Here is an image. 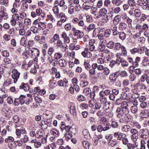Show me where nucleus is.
<instances>
[{
  "instance_id": "37",
  "label": "nucleus",
  "mask_w": 149,
  "mask_h": 149,
  "mask_svg": "<svg viewBox=\"0 0 149 149\" xmlns=\"http://www.w3.org/2000/svg\"><path fill=\"white\" fill-rule=\"evenodd\" d=\"M115 45L114 42L112 40H110L107 43V47L110 49H112Z\"/></svg>"
},
{
  "instance_id": "39",
  "label": "nucleus",
  "mask_w": 149,
  "mask_h": 149,
  "mask_svg": "<svg viewBox=\"0 0 149 149\" xmlns=\"http://www.w3.org/2000/svg\"><path fill=\"white\" fill-rule=\"evenodd\" d=\"M134 15L137 17H139L141 15V11L139 9H135L134 10Z\"/></svg>"
},
{
  "instance_id": "60",
  "label": "nucleus",
  "mask_w": 149,
  "mask_h": 149,
  "mask_svg": "<svg viewBox=\"0 0 149 149\" xmlns=\"http://www.w3.org/2000/svg\"><path fill=\"white\" fill-rule=\"evenodd\" d=\"M130 127L129 125H126L124 126L123 128L125 132H128L130 131Z\"/></svg>"
},
{
  "instance_id": "2",
  "label": "nucleus",
  "mask_w": 149,
  "mask_h": 149,
  "mask_svg": "<svg viewBox=\"0 0 149 149\" xmlns=\"http://www.w3.org/2000/svg\"><path fill=\"white\" fill-rule=\"evenodd\" d=\"M141 137L143 139H146L149 137V131L146 129H141L140 130Z\"/></svg>"
},
{
  "instance_id": "22",
  "label": "nucleus",
  "mask_w": 149,
  "mask_h": 149,
  "mask_svg": "<svg viewBox=\"0 0 149 149\" xmlns=\"http://www.w3.org/2000/svg\"><path fill=\"white\" fill-rule=\"evenodd\" d=\"M92 6L93 4L90 3H88V2H84L82 5V7L84 9L87 10L92 7Z\"/></svg>"
},
{
  "instance_id": "4",
  "label": "nucleus",
  "mask_w": 149,
  "mask_h": 149,
  "mask_svg": "<svg viewBox=\"0 0 149 149\" xmlns=\"http://www.w3.org/2000/svg\"><path fill=\"white\" fill-rule=\"evenodd\" d=\"M19 15L18 14H15L13 15L12 19L10 21L11 25L13 26H15L17 24V21H18Z\"/></svg>"
},
{
  "instance_id": "45",
  "label": "nucleus",
  "mask_w": 149,
  "mask_h": 149,
  "mask_svg": "<svg viewBox=\"0 0 149 149\" xmlns=\"http://www.w3.org/2000/svg\"><path fill=\"white\" fill-rule=\"evenodd\" d=\"M52 10L56 17V15L59 13V10L58 7L57 6H55L53 8Z\"/></svg>"
},
{
  "instance_id": "41",
  "label": "nucleus",
  "mask_w": 149,
  "mask_h": 149,
  "mask_svg": "<svg viewBox=\"0 0 149 149\" xmlns=\"http://www.w3.org/2000/svg\"><path fill=\"white\" fill-rule=\"evenodd\" d=\"M100 32V29H95L93 32V35L94 37H97L98 36Z\"/></svg>"
},
{
  "instance_id": "23",
  "label": "nucleus",
  "mask_w": 149,
  "mask_h": 149,
  "mask_svg": "<svg viewBox=\"0 0 149 149\" xmlns=\"http://www.w3.org/2000/svg\"><path fill=\"white\" fill-rule=\"evenodd\" d=\"M149 115V110L147 109L142 110L140 114L141 116L143 118H146Z\"/></svg>"
},
{
  "instance_id": "31",
  "label": "nucleus",
  "mask_w": 149,
  "mask_h": 149,
  "mask_svg": "<svg viewBox=\"0 0 149 149\" xmlns=\"http://www.w3.org/2000/svg\"><path fill=\"white\" fill-rule=\"evenodd\" d=\"M137 105L136 104V105L133 106L131 108V112L133 113H138V109L137 107L136 106Z\"/></svg>"
},
{
  "instance_id": "52",
  "label": "nucleus",
  "mask_w": 149,
  "mask_h": 149,
  "mask_svg": "<svg viewBox=\"0 0 149 149\" xmlns=\"http://www.w3.org/2000/svg\"><path fill=\"white\" fill-rule=\"evenodd\" d=\"M146 84V83H144L143 82H141L140 81L139 85L140 88L143 89H146L147 88Z\"/></svg>"
},
{
  "instance_id": "21",
  "label": "nucleus",
  "mask_w": 149,
  "mask_h": 149,
  "mask_svg": "<svg viewBox=\"0 0 149 149\" xmlns=\"http://www.w3.org/2000/svg\"><path fill=\"white\" fill-rule=\"evenodd\" d=\"M141 61V58L139 57H136L135 60L133 61L132 67L134 68H136L139 66V63Z\"/></svg>"
},
{
  "instance_id": "48",
  "label": "nucleus",
  "mask_w": 149,
  "mask_h": 149,
  "mask_svg": "<svg viewBox=\"0 0 149 149\" xmlns=\"http://www.w3.org/2000/svg\"><path fill=\"white\" fill-rule=\"evenodd\" d=\"M74 6L71 5H69L68 13L70 14H72L74 13Z\"/></svg>"
},
{
  "instance_id": "11",
  "label": "nucleus",
  "mask_w": 149,
  "mask_h": 149,
  "mask_svg": "<svg viewBox=\"0 0 149 149\" xmlns=\"http://www.w3.org/2000/svg\"><path fill=\"white\" fill-rule=\"evenodd\" d=\"M61 36L62 38L64 39V42L66 44H68L70 42V39L69 37L67 36V33L65 32H63Z\"/></svg>"
},
{
  "instance_id": "20",
  "label": "nucleus",
  "mask_w": 149,
  "mask_h": 149,
  "mask_svg": "<svg viewBox=\"0 0 149 149\" xmlns=\"http://www.w3.org/2000/svg\"><path fill=\"white\" fill-rule=\"evenodd\" d=\"M117 77L116 76V74H114V75L110 74L109 77V79L110 81V83L112 84H113L115 82Z\"/></svg>"
},
{
  "instance_id": "56",
  "label": "nucleus",
  "mask_w": 149,
  "mask_h": 149,
  "mask_svg": "<svg viewBox=\"0 0 149 149\" xmlns=\"http://www.w3.org/2000/svg\"><path fill=\"white\" fill-rule=\"evenodd\" d=\"M120 105L121 108H123L125 107H127L128 106V104L127 102L124 101H123Z\"/></svg>"
},
{
  "instance_id": "40",
  "label": "nucleus",
  "mask_w": 149,
  "mask_h": 149,
  "mask_svg": "<svg viewBox=\"0 0 149 149\" xmlns=\"http://www.w3.org/2000/svg\"><path fill=\"white\" fill-rule=\"evenodd\" d=\"M82 134L86 138L88 139V136H90V134L88 130L85 129L83 130Z\"/></svg>"
},
{
  "instance_id": "5",
  "label": "nucleus",
  "mask_w": 149,
  "mask_h": 149,
  "mask_svg": "<svg viewBox=\"0 0 149 149\" xmlns=\"http://www.w3.org/2000/svg\"><path fill=\"white\" fill-rule=\"evenodd\" d=\"M16 130V134L18 137H20L21 134H23L25 133V129L23 127H18Z\"/></svg>"
},
{
  "instance_id": "47",
  "label": "nucleus",
  "mask_w": 149,
  "mask_h": 149,
  "mask_svg": "<svg viewBox=\"0 0 149 149\" xmlns=\"http://www.w3.org/2000/svg\"><path fill=\"white\" fill-rule=\"evenodd\" d=\"M88 82L87 81H81L80 85L82 87H84L87 86L88 84Z\"/></svg>"
},
{
  "instance_id": "49",
  "label": "nucleus",
  "mask_w": 149,
  "mask_h": 149,
  "mask_svg": "<svg viewBox=\"0 0 149 149\" xmlns=\"http://www.w3.org/2000/svg\"><path fill=\"white\" fill-rule=\"evenodd\" d=\"M113 12L116 14H118L119 12L121 11V9L120 7H117L115 8H113V9H111Z\"/></svg>"
},
{
  "instance_id": "35",
  "label": "nucleus",
  "mask_w": 149,
  "mask_h": 149,
  "mask_svg": "<svg viewBox=\"0 0 149 149\" xmlns=\"http://www.w3.org/2000/svg\"><path fill=\"white\" fill-rule=\"evenodd\" d=\"M124 47L122 46L120 43H116L115 44L114 48L117 50H119L120 49L122 50Z\"/></svg>"
},
{
  "instance_id": "53",
  "label": "nucleus",
  "mask_w": 149,
  "mask_h": 149,
  "mask_svg": "<svg viewBox=\"0 0 149 149\" xmlns=\"http://www.w3.org/2000/svg\"><path fill=\"white\" fill-rule=\"evenodd\" d=\"M77 100L79 102L85 101L86 100V98L82 95H80L78 96Z\"/></svg>"
},
{
  "instance_id": "34",
  "label": "nucleus",
  "mask_w": 149,
  "mask_h": 149,
  "mask_svg": "<svg viewBox=\"0 0 149 149\" xmlns=\"http://www.w3.org/2000/svg\"><path fill=\"white\" fill-rule=\"evenodd\" d=\"M82 145L85 149H89L90 144L87 141H84L82 142Z\"/></svg>"
},
{
  "instance_id": "1",
  "label": "nucleus",
  "mask_w": 149,
  "mask_h": 149,
  "mask_svg": "<svg viewBox=\"0 0 149 149\" xmlns=\"http://www.w3.org/2000/svg\"><path fill=\"white\" fill-rule=\"evenodd\" d=\"M26 96L21 95L18 98H15L13 104L15 106H18L19 104H23L25 102Z\"/></svg>"
},
{
  "instance_id": "10",
  "label": "nucleus",
  "mask_w": 149,
  "mask_h": 149,
  "mask_svg": "<svg viewBox=\"0 0 149 149\" xmlns=\"http://www.w3.org/2000/svg\"><path fill=\"white\" fill-rule=\"evenodd\" d=\"M29 52L32 54V56L34 57H38L39 55V50L37 48H32L29 50Z\"/></svg>"
},
{
  "instance_id": "13",
  "label": "nucleus",
  "mask_w": 149,
  "mask_h": 149,
  "mask_svg": "<svg viewBox=\"0 0 149 149\" xmlns=\"http://www.w3.org/2000/svg\"><path fill=\"white\" fill-rule=\"evenodd\" d=\"M19 87V89H23L26 92L28 91L29 86L27 83L25 84L24 82H22Z\"/></svg>"
},
{
  "instance_id": "27",
  "label": "nucleus",
  "mask_w": 149,
  "mask_h": 149,
  "mask_svg": "<svg viewBox=\"0 0 149 149\" xmlns=\"http://www.w3.org/2000/svg\"><path fill=\"white\" fill-rule=\"evenodd\" d=\"M112 3L117 6H119L122 4L123 1L122 0H111Z\"/></svg>"
},
{
  "instance_id": "58",
  "label": "nucleus",
  "mask_w": 149,
  "mask_h": 149,
  "mask_svg": "<svg viewBox=\"0 0 149 149\" xmlns=\"http://www.w3.org/2000/svg\"><path fill=\"white\" fill-rule=\"evenodd\" d=\"M100 102L101 104H105L107 103V99L105 97H103L100 98Z\"/></svg>"
},
{
  "instance_id": "51",
  "label": "nucleus",
  "mask_w": 149,
  "mask_h": 149,
  "mask_svg": "<svg viewBox=\"0 0 149 149\" xmlns=\"http://www.w3.org/2000/svg\"><path fill=\"white\" fill-rule=\"evenodd\" d=\"M121 65L123 67H127L129 66V63L123 59L122 60Z\"/></svg>"
},
{
  "instance_id": "32",
  "label": "nucleus",
  "mask_w": 149,
  "mask_h": 149,
  "mask_svg": "<svg viewBox=\"0 0 149 149\" xmlns=\"http://www.w3.org/2000/svg\"><path fill=\"white\" fill-rule=\"evenodd\" d=\"M95 42L94 40H91L89 41V43L90 45V50L91 51H93L94 50L95 47L93 43H94Z\"/></svg>"
},
{
  "instance_id": "15",
  "label": "nucleus",
  "mask_w": 149,
  "mask_h": 149,
  "mask_svg": "<svg viewBox=\"0 0 149 149\" xmlns=\"http://www.w3.org/2000/svg\"><path fill=\"white\" fill-rule=\"evenodd\" d=\"M35 39L36 40H38L40 44H42L45 42V38L44 36H41L40 37L39 36H35Z\"/></svg>"
},
{
  "instance_id": "26",
  "label": "nucleus",
  "mask_w": 149,
  "mask_h": 149,
  "mask_svg": "<svg viewBox=\"0 0 149 149\" xmlns=\"http://www.w3.org/2000/svg\"><path fill=\"white\" fill-rule=\"evenodd\" d=\"M59 38V35L57 34H55L50 41V42L52 44H56L55 41H58Z\"/></svg>"
},
{
  "instance_id": "18",
  "label": "nucleus",
  "mask_w": 149,
  "mask_h": 149,
  "mask_svg": "<svg viewBox=\"0 0 149 149\" xmlns=\"http://www.w3.org/2000/svg\"><path fill=\"white\" fill-rule=\"evenodd\" d=\"M75 53L74 52L72 51L71 52H66L65 54V56L66 57L69 56L70 60H72L75 58Z\"/></svg>"
},
{
  "instance_id": "36",
  "label": "nucleus",
  "mask_w": 149,
  "mask_h": 149,
  "mask_svg": "<svg viewBox=\"0 0 149 149\" xmlns=\"http://www.w3.org/2000/svg\"><path fill=\"white\" fill-rule=\"evenodd\" d=\"M112 13V12H110L109 13H108L106 15H105L103 16L104 17H103V19L104 20V22H108L110 17H111V16H112V15L111 16H110V15H109V14H110L111 15V14Z\"/></svg>"
},
{
  "instance_id": "61",
  "label": "nucleus",
  "mask_w": 149,
  "mask_h": 149,
  "mask_svg": "<svg viewBox=\"0 0 149 149\" xmlns=\"http://www.w3.org/2000/svg\"><path fill=\"white\" fill-rule=\"evenodd\" d=\"M142 71V70L140 68H137L134 69V72L137 75H139L141 74Z\"/></svg>"
},
{
  "instance_id": "55",
  "label": "nucleus",
  "mask_w": 149,
  "mask_h": 149,
  "mask_svg": "<svg viewBox=\"0 0 149 149\" xmlns=\"http://www.w3.org/2000/svg\"><path fill=\"white\" fill-rule=\"evenodd\" d=\"M72 134L70 132H67L65 135V136L67 140H68L72 137Z\"/></svg>"
},
{
  "instance_id": "30",
  "label": "nucleus",
  "mask_w": 149,
  "mask_h": 149,
  "mask_svg": "<svg viewBox=\"0 0 149 149\" xmlns=\"http://www.w3.org/2000/svg\"><path fill=\"white\" fill-rule=\"evenodd\" d=\"M107 13V10L105 8H102L99 11V15L101 16H104L106 15Z\"/></svg>"
},
{
  "instance_id": "8",
  "label": "nucleus",
  "mask_w": 149,
  "mask_h": 149,
  "mask_svg": "<svg viewBox=\"0 0 149 149\" xmlns=\"http://www.w3.org/2000/svg\"><path fill=\"white\" fill-rule=\"evenodd\" d=\"M72 21L75 24H78L79 26L82 27L84 25V22L83 20L77 18H74Z\"/></svg>"
},
{
  "instance_id": "54",
  "label": "nucleus",
  "mask_w": 149,
  "mask_h": 149,
  "mask_svg": "<svg viewBox=\"0 0 149 149\" xmlns=\"http://www.w3.org/2000/svg\"><path fill=\"white\" fill-rule=\"evenodd\" d=\"M124 117V119L127 122H129L131 120L132 116L129 114L125 115Z\"/></svg>"
},
{
  "instance_id": "9",
  "label": "nucleus",
  "mask_w": 149,
  "mask_h": 149,
  "mask_svg": "<svg viewBox=\"0 0 149 149\" xmlns=\"http://www.w3.org/2000/svg\"><path fill=\"white\" fill-rule=\"evenodd\" d=\"M113 136L118 140H121L123 138V137L126 136V135L121 133L117 132L114 133Z\"/></svg>"
},
{
  "instance_id": "25",
  "label": "nucleus",
  "mask_w": 149,
  "mask_h": 149,
  "mask_svg": "<svg viewBox=\"0 0 149 149\" xmlns=\"http://www.w3.org/2000/svg\"><path fill=\"white\" fill-rule=\"evenodd\" d=\"M62 57V54L61 53L58 52L55 53L54 56V61H56L57 62L58 60L61 58Z\"/></svg>"
},
{
  "instance_id": "44",
  "label": "nucleus",
  "mask_w": 149,
  "mask_h": 149,
  "mask_svg": "<svg viewBox=\"0 0 149 149\" xmlns=\"http://www.w3.org/2000/svg\"><path fill=\"white\" fill-rule=\"evenodd\" d=\"M95 27V25L93 24H91L87 26L88 32H89L94 29Z\"/></svg>"
},
{
  "instance_id": "19",
  "label": "nucleus",
  "mask_w": 149,
  "mask_h": 149,
  "mask_svg": "<svg viewBox=\"0 0 149 149\" xmlns=\"http://www.w3.org/2000/svg\"><path fill=\"white\" fill-rule=\"evenodd\" d=\"M74 36H77V38L79 39L82 38L83 35L84 34L80 30H77L74 32H73Z\"/></svg>"
},
{
  "instance_id": "12",
  "label": "nucleus",
  "mask_w": 149,
  "mask_h": 149,
  "mask_svg": "<svg viewBox=\"0 0 149 149\" xmlns=\"http://www.w3.org/2000/svg\"><path fill=\"white\" fill-rule=\"evenodd\" d=\"M38 20V19L35 20L33 23L35 24H36V25H38V26L39 29H45L46 27V25L45 23L44 22H42L37 23Z\"/></svg>"
},
{
  "instance_id": "6",
  "label": "nucleus",
  "mask_w": 149,
  "mask_h": 149,
  "mask_svg": "<svg viewBox=\"0 0 149 149\" xmlns=\"http://www.w3.org/2000/svg\"><path fill=\"white\" fill-rule=\"evenodd\" d=\"M140 81L149 84V76L146 74L142 75L140 78Z\"/></svg>"
},
{
  "instance_id": "29",
  "label": "nucleus",
  "mask_w": 149,
  "mask_h": 149,
  "mask_svg": "<svg viewBox=\"0 0 149 149\" xmlns=\"http://www.w3.org/2000/svg\"><path fill=\"white\" fill-rule=\"evenodd\" d=\"M121 20L120 16L119 15L116 16L113 21V23L114 25H116L118 24Z\"/></svg>"
},
{
  "instance_id": "50",
  "label": "nucleus",
  "mask_w": 149,
  "mask_h": 149,
  "mask_svg": "<svg viewBox=\"0 0 149 149\" xmlns=\"http://www.w3.org/2000/svg\"><path fill=\"white\" fill-rule=\"evenodd\" d=\"M104 36L106 37H109L111 34V31L109 29L106 30L104 31Z\"/></svg>"
},
{
  "instance_id": "3",
  "label": "nucleus",
  "mask_w": 149,
  "mask_h": 149,
  "mask_svg": "<svg viewBox=\"0 0 149 149\" xmlns=\"http://www.w3.org/2000/svg\"><path fill=\"white\" fill-rule=\"evenodd\" d=\"M12 77L14 79V82L16 83L19 77L20 73L16 69H13L12 71Z\"/></svg>"
},
{
  "instance_id": "46",
  "label": "nucleus",
  "mask_w": 149,
  "mask_h": 149,
  "mask_svg": "<svg viewBox=\"0 0 149 149\" xmlns=\"http://www.w3.org/2000/svg\"><path fill=\"white\" fill-rule=\"evenodd\" d=\"M91 90L89 88H86L83 91V93L86 96H88L90 94Z\"/></svg>"
},
{
  "instance_id": "43",
  "label": "nucleus",
  "mask_w": 149,
  "mask_h": 149,
  "mask_svg": "<svg viewBox=\"0 0 149 149\" xmlns=\"http://www.w3.org/2000/svg\"><path fill=\"white\" fill-rule=\"evenodd\" d=\"M70 112L71 113L73 116H76L77 115V111H76L75 106L72 107L70 109Z\"/></svg>"
},
{
  "instance_id": "57",
  "label": "nucleus",
  "mask_w": 149,
  "mask_h": 149,
  "mask_svg": "<svg viewBox=\"0 0 149 149\" xmlns=\"http://www.w3.org/2000/svg\"><path fill=\"white\" fill-rule=\"evenodd\" d=\"M14 140V139L11 136H9L8 138L5 139V142L6 143L12 142Z\"/></svg>"
},
{
  "instance_id": "24",
  "label": "nucleus",
  "mask_w": 149,
  "mask_h": 149,
  "mask_svg": "<svg viewBox=\"0 0 149 149\" xmlns=\"http://www.w3.org/2000/svg\"><path fill=\"white\" fill-rule=\"evenodd\" d=\"M104 6L109 9H113V6L111 4V2L109 0H105L104 2Z\"/></svg>"
},
{
  "instance_id": "42",
  "label": "nucleus",
  "mask_w": 149,
  "mask_h": 149,
  "mask_svg": "<svg viewBox=\"0 0 149 149\" xmlns=\"http://www.w3.org/2000/svg\"><path fill=\"white\" fill-rule=\"evenodd\" d=\"M120 38L122 40H124L126 37L125 33L123 32H120L119 33Z\"/></svg>"
},
{
  "instance_id": "28",
  "label": "nucleus",
  "mask_w": 149,
  "mask_h": 149,
  "mask_svg": "<svg viewBox=\"0 0 149 149\" xmlns=\"http://www.w3.org/2000/svg\"><path fill=\"white\" fill-rule=\"evenodd\" d=\"M63 43L62 42V41L59 40V39L58 40L56 43V46L57 47H63V48H64V51H65L66 50V48L65 47H64V46L63 45Z\"/></svg>"
},
{
  "instance_id": "63",
  "label": "nucleus",
  "mask_w": 149,
  "mask_h": 149,
  "mask_svg": "<svg viewBox=\"0 0 149 149\" xmlns=\"http://www.w3.org/2000/svg\"><path fill=\"white\" fill-rule=\"evenodd\" d=\"M54 49L53 47H51L49 49L48 51V54L50 56H51L52 54V53L54 52Z\"/></svg>"
},
{
  "instance_id": "17",
  "label": "nucleus",
  "mask_w": 149,
  "mask_h": 149,
  "mask_svg": "<svg viewBox=\"0 0 149 149\" xmlns=\"http://www.w3.org/2000/svg\"><path fill=\"white\" fill-rule=\"evenodd\" d=\"M90 60L89 59L85 60L84 62L83 65L85 69L88 71L91 67V65L90 64Z\"/></svg>"
},
{
  "instance_id": "33",
  "label": "nucleus",
  "mask_w": 149,
  "mask_h": 149,
  "mask_svg": "<svg viewBox=\"0 0 149 149\" xmlns=\"http://www.w3.org/2000/svg\"><path fill=\"white\" fill-rule=\"evenodd\" d=\"M127 27V25L124 23H120L119 24L118 28L120 30H125Z\"/></svg>"
},
{
  "instance_id": "7",
  "label": "nucleus",
  "mask_w": 149,
  "mask_h": 149,
  "mask_svg": "<svg viewBox=\"0 0 149 149\" xmlns=\"http://www.w3.org/2000/svg\"><path fill=\"white\" fill-rule=\"evenodd\" d=\"M57 83L59 86H62L64 87L68 86V80L65 78H64L63 80L58 81Z\"/></svg>"
},
{
  "instance_id": "64",
  "label": "nucleus",
  "mask_w": 149,
  "mask_h": 149,
  "mask_svg": "<svg viewBox=\"0 0 149 149\" xmlns=\"http://www.w3.org/2000/svg\"><path fill=\"white\" fill-rule=\"evenodd\" d=\"M146 142L143 140H141V149H145Z\"/></svg>"
},
{
  "instance_id": "16",
  "label": "nucleus",
  "mask_w": 149,
  "mask_h": 149,
  "mask_svg": "<svg viewBox=\"0 0 149 149\" xmlns=\"http://www.w3.org/2000/svg\"><path fill=\"white\" fill-rule=\"evenodd\" d=\"M57 62L58 65L61 67H65L67 65V61L63 59L59 60Z\"/></svg>"
},
{
  "instance_id": "62",
  "label": "nucleus",
  "mask_w": 149,
  "mask_h": 149,
  "mask_svg": "<svg viewBox=\"0 0 149 149\" xmlns=\"http://www.w3.org/2000/svg\"><path fill=\"white\" fill-rule=\"evenodd\" d=\"M122 112L124 114V115H127V114H128L129 113V109L127 108V107H125L124 108H122Z\"/></svg>"
},
{
  "instance_id": "59",
  "label": "nucleus",
  "mask_w": 149,
  "mask_h": 149,
  "mask_svg": "<svg viewBox=\"0 0 149 149\" xmlns=\"http://www.w3.org/2000/svg\"><path fill=\"white\" fill-rule=\"evenodd\" d=\"M136 76L134 74H131L129 76V79L131 81H134L136 80Z\"/></svg>"
},
{
  "instance_id": "14",
  "label": "nucleus",
  "mask_w": 149,
  "mask_h": 149,
  "mask_svg": "<svg viewBox=\"0 0 149 149\" xmlns=\"http://www.w3.org/2000/svg\"><path fill=\"white\" fill-rule=\"evenodd\" d=\"M125 15L123 17V18L125 20V21H126V22L128 24V25L129 26V27L130 28H132V19H130L129 17H128L126 15Z\"/></svg>"
},
{
  "instance_id": "38",
  "label": "nucleus",
  "mask_w": 149,
  "mask_h": 149,
  "mask_svg": "<svg viewBox=\"0 0 149 149\" xmlns=\"http://www.w3.org/2000/svg\"><path fill=\"white\" fill-rule=\"evenodd\" d=\"M106 115L108 117H111L113 116V114L111 112V111L110 108L105 110Z\"/></svg>"
}]
</instances>
